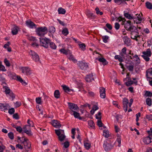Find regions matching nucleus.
Segmentation results:
<instances>
[{"mask_svg": "<svg viewBox=\"0 0 152 152\" xmlns=\"http://www.w3.org/2000/svg\"><path fill=\"white\" fill-rule=\"evenodd\" d=\"M145 95L147 96L151 97L152 96V93L150 91H146Z\"/></svg>", "mask_w": 152, "mask_h": 152, "instance_id": "64", "label": "nucleus"}, {"mask_svg": "<svg viewBox=\"0 0 152 152\" xmlns=\"http://www.w3.org/2000/svg\"><path fill=\"white\" fill-rule=\"evenodd\" d=\"M149 74L152 76V67L149 69L146 72V76L147 78H150L148 76Z\"/></svg>", "mask_w": 152, "mask_h": 152, "instance_id": "29", "label": "nucleus"}, {"mask_svg": "<svg viewBox=\"0 0 152 152\" xmlns=\"http://www.w3.org/2000/svg\"><path fill=\"white\" fill-rule=\"evenodd\" d=\"M15 110L13 108H11L8 111V113L10 114H12L15 112Z\"/></svg>", "mask_w": 152, "mask_h": 152, "instance_id": "56", "label": "nucleus"}, {"mask_svg": "<svg viewBox=\"0 0 152 152\" xmlns=\"http://www.w3.org/2000/svg\"><path fill=\"white\" fill-rule=\"evenodd\" d=\"M3 89L6 94L8 96H10L13 99L15 98V96L12 92L11 91L9 88L6 86L3 85Z\"/></svg>", "mask_w": 152, "mask_h": 152, "instance_id": "5", "label": "nucleus"}, {"mask_svg": "<svg viewBox=\"0 0 152 152\" xmlns=\"http://www.w3.org/2000/svg\"><path fill=\"white\" fill-rule=\"evenodd\" d=\"M99 61L102 62L104 66L106 65L107 64V61L103 58H99Z\"/></svg>", "mask_w": 152, "mask_h": 152, "instance_id": "32", "label": "nucleus"}, {"mask_svg": "<svg viewBox=\"0 0 152 152\" xmlns=\"http://www.w3.org/2000/svg\"><path fill=\"white\" fill-rule=\"evenodd\" d=\"M68 104L69 108L70 110L69 112L70 113L71 112L76 111L79 109V107L77 105L75 104L68 102Z\"/></svg>", "mask_w": 152, "mask_h": 152, "instance_id": "8", "label": "nucleus"}, {"mask_svg": "<svg viewBox=\"0 0 152 152\" xmlns=\"http://www.w3.org/2000/svg\"><path fill=\"white\" fill-rule=\"evenodd\" d=\"M37 34L39 36H44L48 32V29L45 27L38 28L36 29Z\"/></svg>", "mask_w": 152, "mask_h": 152, "instance_id": "1", "label": "nucleus"}, {"mask_svg": "<svg viewBox=\"0 0 152 152\" xmlns=\"http://www.w3.org/2000/svg\"><path fill=\"white\" fill-rule=\"evenodd\" d=\"M39 40L40 44L42 46L47 48L48 47L49 43L50 42V40L46 37L40 38Z\"/></svg>", "mask_w": 152, "mask_h": 152, "instance_id": "3", "label": "nucleus"}, {"mask_svg": "<svg viewBox=\"0 0 152 152\" xmlns=\"http://www.w3.org/2000/svg\"><path fill=\"white\" fill-rule=\"evenodd\" d=\"M15 80L20 82L21 81H22L23 79L20 76L17 75Z\"/></svg>", "mask_w": 152, "mask_h": 152, "instance_id": "62", "label": "nucleus"}, {"mask_svg": "<svg viewBox=\"0 0 152 152\" xmlns=\"http://www.w3.org/2000/svg\"><path fill=\"white\" fill-rule=\"evenodd\" d=\"M55 131L56 134L58 136L59 140L61 141H63L65 137L64 130L60 129H56Z\"/></svg>", "mask_w": 152, "mask_h": 152, "instance_id": "4", "label": "nucleus"}, {"mask_svg": "<svg viewBox=\"0 0 152 152\" xmlns=\"http://www.w3.org/2000/svg\"><path fill=\"white\" fill-rule=\"evenodd\" d=\"M133 20L134 23L139 24L141 23L143 20V18L140 14L137 15L136 17H134Z\"/></svg>", "mask_w": 152, "mask_h": 152, "instance_id": "11", "label": "nucleus"}, {"mask_svg": "<svg viewBox=\"0 0 152 152\" xmlns=\"http://www.w3.org/2000/svg\"><path fill=\"white\" fill-rule=\"evenodd\" d=\"M95 10L96 12V13L97 15H102L103 14V13L102 12H100L99 10V9L98 7H96L95 9Z\"/></svg>", "mask_w": 152, "mask_h": 152, "instance_id": "54", "label": "nucleus"}, {"mask_svg": "<svg viewBox=\"0 0 152 152\" xmlns=\"http://www.w3.org/2000/svg\"><path fill=\"white\" fill-rule=\"evenodd\" d=\"M58 11L59 14H64L66 12V10L62 7L59 8L58 9Z\"/></svg>", "mask_w": 152, "mask_h": 152, "instance_id": "30", "label": "nucleus"}, {"mask_svg": "<svg viewBox=\"0 0 152 152\" xmlns=\"http://www.w3.org/2000/svg\"><path fill=\"white\" fill-rule=\"evenodd\" d=\"M30 126L26 125L23 127L24 132L29 136L32 135V134L31 131Z\"/></svg>", "mask_w": 152, "mask_h": 152, "instance_id": "12", "label": "nucleus"}, {"mask_svg": "<svg viewBox=\"0 0 152 152\" xmlns=\"http://www.w3.org/2000/svg\"><path fill=\"white\" fill-rule=\"evenodd\" d=\"M97 124L99 127H102V126L103 124L101 121V119H99L97 120Z\"/></svg>", "mask_w": 152, "mask_h": 152, "instance_id": "59", "label": "nucleus"}, {"mask_svg": "<svg viewBox=\"0 0 152 152\" xmlns=\"http://www.w3.org/2000/svg\"><path fill=\"white\" fill-rule=\"evenodd\" d=\"M70 114L72 115H73L74 117L76 118H78L80 120L81 119V118L80 117L79 113H77L76 111L71 112Z\"/></svg>", "mask_w": 152, "mask_h": 152, "instance_id": "24", "label": "nucleus"}, {"mask_svg": "<svg viewBox=\"0 0 152 152\" xmlns=\"http://www.w3.org/2000/svg\"><path fill=\"white\" fill-rule=\"evenodd\" d=\"M114 1L115 3L118 4L124 3V0H114Z\"/></svg>", "mask_w": 152, "mask_h": 152, "instance_id": "50", "label": "nucleus"}, {"mask_svg": "<svg viewBox=\"0 0 152 152\" xmlns=\"http://www.w3.org/2000/svg\"><path fill=\"white\" fill-rule=\"evenodd\" d=\"M4 62L6 65L7 66H10V64L9 61L7 59L5 58L4 60Z\"/></svg>", "mask_w": 152, "mask_h": 152, "instance_id": "63", "label": "nucleus"}, {"mask_svg": "<svg viewBox=\"0 0 152 152\" xmlns=\"http://www.w3.org/2000/svg\"><path fill=\"white\" fill-rule=\"evenodd\" d=\"M21 104V102H16L15 103H14V105L15 108L19 107Z\"/></svg>", "mask_w": 152, "mask_h": 152, "instance_id": "57", "label": "nucleus"}, {"mask_svg": "<svg viewBox=\"0 0 152 152\" xmlns=\"http://www.w3.org/2000/svg\"><path fill=\"white\" fill-rule=\"evenodd\" d=\"M128 100L126 98H124L123 99V105H128Z\"/></svg>", "mask_w": 152, "mask_h": 152, "instance_id": "47", "label": "nucleus"}, {"mask_svg": "<svg viewBox=\"0 0 152 152\" xmlns=\"http://www.w3.org/2000/svg\"><path fill=\"white\" fill-rule=\"evenodd\" d=\"M109 37L106 35L103 36L102 37L103 41L104 43H107V40L108 39Z\"/></svg>", "mask_w": 152, "mask_h": 152, "instance_id": "48", "label": "nucleus"}, {"mask_svg": "<svg viewBox=\"0 0 152 152\" xmlns=\"http://www.w3.org/2000/svg\"><path fill=\"white\" fill-rule=\"evenodd\" d=\"M88 124L89 126V128L94 129L95 128V124L93 121L91 120H90L88 121Z\"/></svg>", "mask_w": 152, "mask_h": 152, "instance_id": "28", "label": "nucleus"}, {"mask_svg": "<svg viewBox=\"0 0 152 152\" xmlns=\"http://www.w3.org/2000/svg\"><path fill=\"white\" fill-rule=\"evenodd\" d=\"M28 140V139L25 138L24 137H21V140L20 141V142L22 143H24L25 142L27 141V140Z\"/></svg>", "mask_w": 152, "mask_h": 152, "instance_id": "51", "label": "nucleus"}, {"mask_svg": "<svg viewBox=\"0 0 152 152\" xmlns=\"http://www.w3.org/2000/svg\"><path fill=\"white\" fill-rule=\"evenodd\" d=\"M26 25L30 28H36V25L30 20L26 21Z\"/></svg>", "mask_w": 152, "mask_h": 152, "instance_id": "16", "label": "nucleus"}, {"mask_svg": "<svg viewBox=\"0 0 152 152\" xmlns=\"http://www.w3.org/2000/svg\"><path fill=\"white\" fill-rule=\"evenodd\" d=\"M146 6L149 9H152V4L149 2H147L146 3Z\"/></svg>", "mask_w": 152, "mask_h": 152, "instance_id": "42", "label": "nucleus"}, {"mask_svg": "<svg viewBox=\"0 0 152 152\" xmlns=\"http://www.w3.org/2000/svg\"><path fill=\"white\" fill-rule=\"evenodd\" d=\"M50 46L53 49L55 50L56 48V46L55 44L53 42H50Z\"/></svg>", "mask_w": 152, "mask_h": 152, "instance_id": "41", "label": "nucleus"}, {"mask_svg": "<svg viewBox=\"0 0 152 152\" xmlns=\"http://www.w3.org/2000/svg\"><path fill=\"white\" fill-rule=\"evenodd\" d=\"M28 125L30 126V127H33L34 126L33 123L32 121L28 120L27 121Z\"/></svg>", "mask_w": 152, "mask_h": 152, "instance_id": "61", "label": "nucleus"}, {"mask_svg": "<svg viewBox=\"0 0 152 152\" xmlns=\"http://www.w3.org/2000/svg\"><path fill=\"white\" fill-rule=\"evenodd\" d=\"M115 58L116 60H118L120 62H124L125 61V62L127 64H130L131 63V61L127 60H125V57L124 56L120 55H116L114 57Z\"/></svg>", "mask_w": 152, "mask_h": 152, "instance_id": "9", "label": "nucleus"}, {"mask_svg": "<svg viewBox=\"0 0 152 152\" xmlns=\"http://www.w3.org/2000/svg\"><path fill=\"white\" fill-rule=\"evenodd\" d=\"M77 64L79 66H88V64L83 61H79Z\"/></svg>", "mask_w": 152, "mask_h": 152, "instance_id": "25", "label": "nucleus"}, {"mask_svg": "<svg viewBox=\"0 0 152 152\" xmlns=\"http://www.w3.org/2000/svg\"><path fill=\"white\" fill-rule=\"evenodd\" d=\"M130 59H133L134 63L136 65H138L140 63V60L138 56L137 55H134L132 58L131 56H129Z\"/></svg>", "mask_w": 152, "mask_h": 152, "instance_id": "13", "label": "nucleus"}, {"mask_svg": "<svg viewBox=\"0 0 152 152\" xmlns=\"http://www.w3.org/2000/svg\"><path fill=\"white\" fill-rule=\"evenodd\" d=\"M62 33L64 36H66L69 34L68 29L66 28H64L62 31Z\"/></svg>", "mask_w": 152, "mask_h": 152, "instance_id": "39", "label": "nucleus"}, {"mask_svg": "<svg viewBox=\"0 0 152 152\" xmlns=\"http://www.w3.org/2000/svg\"><path fill=\"white\" fill-rule=\"evenodd\" d=\"M16 128L17 131L20 132H21L22 131V128L20 126H15L14 127Z\"/></svg>", "mask_w": 152, "mask_h": 152, "instance_id": "55", "label": "nucleus"}, {"mask_svg": "<svg viewBox=\"0 0 152 152\" xmlns=\"http://www.w3.org/2000/svg\"><path fill=\"white\" fill-rule=\"evenodd\" d=\"M54 96L56 98H58L60 96V94L59 91L58 90H56L54 93Z\"/></svg>", "mask_w": 152, "mask_h": 152, "instance_id": "38", "label": "nucleus"}, {"mask_svg": "<svg viewBox=\"0 0 152 152\" xmlns=\"http://www.w3.org/2000/svg\"><path fill=\"white\" fill-rule=\"evenodd\" d=\"M8 136L9 138L11 140H13L14 139V136L13 133L12 132H10L8 134Z\"/></svg>", "mask_w": 152, "mask_h": 152, "instance_id": "49", "label": "nucleus"}, {"mask_svg": "<svg viewBox=\"0 0 152 152\" xmlns=\"http://www.w3.org/2000/svg\"><path fill=\"white\" fill-rule=\"evenodd\" d=\"M84 144L85 148L87 150H88L91 147V143L87 142H84Z\"/></svg>", "mask_w": 152, "mask_h": 152, "instance_id": "36", "label": "nucleus"}, {"mask_svg": "<svg viewBox=\"0 0 152 152\" xmlns=\"http://www.w3.org/2000/svg\"><path fill=\"white\" fill-rule=\"evenodd\" d=\"M125 43L129 46L130 45V40L129 39L125 38L124 40Z\"/></svg>", "mask_w": 152, "mask_h": 152, "instance_id": "43", "label": "nucleus"}, {"mask_svg": "<svg viewBox=\"0 0 152 152\" xmlns=\"http://www.w3.org/2000/svg\"><path fill=\"white\" fill-rule=\"evenodd\" d=\"M10 107L8 104L0 103V109L1 110H7Z\"/></svg>", "mask_w": 152, "mask_h": 152, "instance_id": "18", "label": "nucleus"}, {"mask_svg": "<svg viewBox=\"0 0 152 152\" xmlns=\"http://www.w3.org/2000/svg\"><path fill=\"white\" fill-rule=\"evenodd\" d=\"M119 21H121V24L122 25H124V27L126 29L128 30L130 29L131 27V22L129 20L126 21L124 18H121Z\"/></svg>", "mask_w": 152, "mask_h": 152, "instance_id": "6", "label": "nucleus"}, {"mask_svg": "<svg viewBox=\"0 0 152 152\" xmlns=\"http://www.w3.org/2000/svg\"><path fill=\"white\" fill-rule=\"evenodd\" d=\"M8 75L10 79L15 80L17 75L15 73L11 72L8 73Z\"/></svg>", "mask_w": 152, "mask_h": 152, "instance_id": "27", "label": "nucleus"}, {"mask_svg": "<svg viewBox=\"0 0 152 152\" xmlns=\"http://www.w3.org/2000/svg\"><path fill=\"white\" fill-rule=\"evenodd\" d=\"M113 146L111 145L110 141L107 140L104 141L103 145V147L106 151H108L112 149Z\"/></svg>", "mask_w": 152, "mask_h": 152, "instance_id": "7", "label": "nucleus"}, {"mask_svg": "<svg viewBox=\"0 0 152 152\" xmlns=\"http://www.w3.org/2000/svg\"><path fill=\"white\" fill-rule=\"evenodd\" d=\"M25 147V148L26 149H28L30 148L31 147V145L29 142L28 140L26 141L25 143L23 144Z\"/></svg>", "mask_w": 152, "mask_h": 152, "instance_id": "31", "label": "nucleus"}, {"mask_svg": "<svg viewBox=\"0 0 152 152\" xmlns=\"http://www.w3.org/2000/svg\"><path fill=\"white\" fill-rule=\"evenodd\" d=\"M93 75L92 73H91L89 75H87L85 77V79L86 81L87 82H90L92 80H94L93 77Z\"/></svg>", "mask_w": 152, "mask_h": 152, "instance_id": "19", "label": "nucleus"}, {"mask_svg": "<svg viewBox=\"0 0 152 152\" xmlns=\"http://www.w3.org/2000/svg\"><path fill=\"white\" fill-rule=\"evenodd\" d=\"M5 78L2 75H0V80L3 82L2 85H4V84H6L4 82L5 81Z\"/></svg>", "mask_w": 152, "mask_h": 152, "instance_id": "60", "label": "nucleus"}, {"mask_svg": "<svg viewBox=\"0 0 152 152\" xmlns=\"http://www.w3.org/2000/svg\"><path fill=\"white\" fill-rule=\"evenodd\" d=\"M143 55L142 56L146 61H148L150 60V57L151 55V52L150 49H148L146 51L142 52Z\"/></svg>", "mask_w": 152, "mask_h": 152, "instance_id": "2", "label": "nucleus"}, {"mask_svg": "<svg viewBox=\"0 0 152 152\" xmlns=\"http://www.w3.org/2000/svg\"><path fill=\"white\" fill-rule=\"evenodd\" d=\"M62 87L64 90L66 92H69L71 91H72V90L70 89L69 87L66 85H63Z\"/></svg>", "mask_w": 152, "mask_h": 152, "instance_id": "33", "label": "nucleus"}, {"mask_svg": "<svg viewBox=\"0 0 152 152\" xmlns=\"http://www.w3.org/2000/svg\"><path fill=\"white\" fill-rule=\"evenodd\" d=\"M55 31V28L53 26H50L49 31L50 33H54Z\"/></svg>", "mask_w": 152, "mask_h": 152, "instance_id": "45", "label": "nucleus"}, {"mask_svg": "<svg viewBox=\"0 0 152 152\" xmlns=\"http://www.w3.org/2000/svg\"><path fill=\"white\" fill-rule=\"evenodd\" d=\"M29 55L31 58L35 61H38L39 60V56L34 52L30 50L29 52Z\"/></svg>", "mask_w": 152, "mask_h": 152, "instance_id": "10", "label": "nucleus"}, {"mask_svg": "<svg viewBox=\"0 0 152 152\" xmlns=\"http://www.w3.org/2000/svg\"><path fill=\"white\" fill-rule=\"evenodd\" d=\"M146 104L149 106H151L152 104V101L151 99L147 98L146 99Z\"/></svg>", "mask_w": 152, "mask_h": 152, "instance_id": "46", "label": "nucleus"}, {"mask_svg": "<svg viewBox=\"0 0 152 152\" xmlns=\"http://www.w3.org/2000/svg\"><path fill=\"white\" fill-rule=\"evenodd\" d=\"M20 28L18 26H14L12 29V32L13 35H15L18 33V31L19 30Z\"/></svg>", "mask_w": 152, "mask_h": 152, "instance_id": "23", "label": "nucleus"}, {"mask_svg": "<svg viewBox=\"0 0 152 152\" xmlns=\"http://www.w3.org/2000/svg\"><path fill=\"white\" fill-rule=\"evenodd\" d=\"M103 135L106 137H108L109 136V132L106 130H104L103 131Z\"/></svg>", "mask_w": 152, "mask_h": 152, "instance_id": "40", "label": "nucleus"}, {"mask_svg": "<svg viewBox=\"0 0 152 152\" xmlns=\"http://www.w3.org/2000/svg\"><path fill=\"white\" fill-rule=\"evenodd\" d=\"M69 60L72 61L74 63H75L77 60L74 58L73 56L72 55H70L68 57Z\"/></svg>", "mask_w": 152, "mask_h": 152, "instance_id": "44", "label": "nucleus"}, {"mask_svg": "<svg viewBox=\"0 0 152 152\" xmlns=\"http://www.w3.org/2000/svg\"><path fill=\"white\" fill-rule=\"evenodd\" d=\"M126 47L123 48L121 50V52L120 53V54L122 56H124L125 57L126 56L127 54H126Z\"/></svg>", "mask_w": 152, "mask_h": 152, "instance_id": "26", "label": "nucleus"}, {"mask_svg": "<svg viewBox=\"0 0 152 152\" xmlns=\"http://www.w3.org/2000/svg\"><path fill=\"white\" fill-rule=\"evenodd\" d=\"M99 90L101 97L103 99L105 97V88L103 87H100Z\"/></svg>", "mask_w": 152, "mask_h": 152, "instance_id": "20", "label": "nucleus"}, {"mask_svg": "<svg viewBox=\"0 0 152 152\" xmlns=\"http://www.w3.org/2000/svg\"><path fill=\"white\" fill-rule=\"evenodd\" d=\"M36 102L39 104H41L42 102L41 101V98L40 97L37 98L36 99Z\"/></svg>", "mask_w": 152, "mask_h": 152, "instance_id": "53", "label": "nucleus"}, {"mask_svg": "<svg viewBox=\"0 0 152 152\" xmlns=\"http://www.w3.org/2000/svg\"><path fill=\"white\" fill-rule=\"evenodd\" d=\"M78 45L81 49L83 50H86V45L85 44L80 42V43H78Z\"/></svg>", "mask_w": 152, "mask_h": 152, "instance_id": "35", "label": "nucleus"}, {"mask_svg": "<svg viewBox=\"0 0 152 152\" xmlns=\"http://www.w3.org/2000/svg\"><path fill=\"white\" fill-rule=\"evenodd\" d=\"M51 124L53 126L56 128H59L61 127V124L59 122L55 120H53L52 121Z\"/></svg>", "mask_w": 152, "mask_h": 152, "instance_id": "22", "label": "nucleus"}, {"mask_svg": "<svg viewBox=\"0 0 152 152\" xmlns=\"http://www.w3.org/2000/svg\"><path fill=\"white\" fill-rule=\"evenodd\" d=\"M101 113L100 112H99L97 114H96V117L97 119L98 120L101 119Z\"/></svg>", "mask_w": 152, "mask_h": 152, "instance_id": "58", "label": "nucleus"}, {"mask_svg": "<svg viewBox=\"0 0 152 152\" xmlns=\"http://www.w3.org/2000/svg\"><path fill=\"white\" fill-rule=\"evenodd\" d=\"M128 30L132 32H138V30L136 27L135 26L132 25H131L130 29L129 30Z\"/></svg>", "mask_w": 152, "mask_h": 152, "instance_id": "37", "label": "nucleus"}, {"mask_svg": "<svg viewBox=\"0 0 152 152\" xmlns=\"http://www.w3.org/2000/svg\"><path fill=\"white\" fill-rule=\"evenodd\" d=\"M124 15L125 17L129 20L133 19L134 18L132 15L128 13H124Z\"/></svg>", "mask_w": 152, "mask_h": 152, "instance_id": "34", "label": "nucleus"}, {"mask_svg": "<svg viewBox=\"0 0 152 152\" xmlns=\"http://www.w3.org/2000/svg\"><path fill=\"white\" fill-rule=\"evenodd\" d=\"M28 38V39L30 40L33 41H35L34 42L32 43L31 44L34 47H37L38 46V41H37L36 39V38L35 37H34L32 36H31L29 37Z\"/></svg>", "mask_w": 152, "mask_h": 152, "instance_id": "17", "label": "nucleus"}, {"mask_svg": "<svg viewBox=\"0 0 152 152\" xmlns=\"http://www.w3.org/2000/svg\"><path fill=\"white\" fill-rule=\"evenodd\" d=\"M19 69L22 71V72L26 75H30L31 72L30 69L28 67H20Z\"/></svg>", "mask_w": 152, "mask_h": 152, "instance_id": "14", "label": "nucleus"}, {"mask_svg": "<svg viewBox=\"0 0 152 152\" xmlns=\"http://www.w3.org/2000/svg\"><path fill=\"white\" fill-rule=\"evenodd\" d=\"M60 52L62 53L67 55L68 53L67 51L64 49H62L59 50Z\"/></svg>", "mask_w": 152, "mask_h": 152, "instance_id": "52", "label": "nucleus"}, {"mask_svg": "<svg viewBox=\"0 0 152 152\" xmlns=\"http://www.w3.org/2000/svg\"><path fill=\"white\" fill-rule=\"evenodd\" d=\"M128 76L129 74H127L126 75V77L125 78L126 79H128L127 81L125 83L126 85L128 86H130L133 83L135 84L136 85H137V81L135 80V81H133L132 80L129 79V78H128Z\"/></svg>", "mask_w": 152, "mask_h": 152, "instance_id": "15", "label": "nucleus"}, {"mask_svg": "<svg viewBox=\"0 0 152 152\" xmlns=\"http://www.w3.org/2000/svg\"><path fill=\"white\" fill-rule=\"evenodd\" d=\"M143 141L145 144H148L152 142V139H151L150 137L148 136L144 138Z\"/></svg>", "mask_w": 152, "mask_h": 152, "instance_id": "21", "label": "nucleus"}]
</instances>
